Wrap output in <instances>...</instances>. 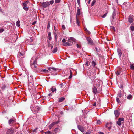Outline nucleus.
Segmentation results:
<instances>
[{"label": "nucleus", "instance_id": "f257e3e1", "mask_svg": "<svg viewBox=\"0 0 134 134\" xmlns=\"http://www.w3.org/2000/svg\"><path fill=\"white\" fill-rule=\"evenodd\" d=\"M32 58L31 59L30 63L31 68L36 71L37 70L38 68L37 67V59L36 58L34 61H33Z\"/></svg>", "mask_w": 134, "mask_h": 134}, {"label": "nucleus", "instance_id": "f03ea898", "mask_svg": "<svg viewBox=\"0 0 134 134\" xmlns=\"http://www.w3.org/2000/svg\"><path fill=\"white\" fill-rule=\"evenodd\" d=\"M48 70H49L50 72L53 75H55L56 74L55 73H52V72H55L56 71V69L54 68H48Z\"/></svg>", "mask_w": 134, "mask_h": 134}, {"label": "nucleus", "instance_id": "7ed1b4c3", "mask_svg": "<svg viewBox=\"0 0 134 134\" xmlns=\"http://www.w3.org/2000/svg\"><path fill=\"white\" fill-rule=\"evenodd\" d=\"M88 43L90 45H93L94 43L90 37H86Z\"/></svg>", "mask_w": 134, "mask_h": 134}, {"label": "nucleus", "instance_id": "20e7f679", "mask_svg": "<svg viewBox=\"0 0 134 134\" xmlns=\"http://www.w3.org/2000/svg\"><path fill=\"white\" fill-rule=\"evenodd\" d=\"M75 41V39L72 37H71L68 40V42L72 44H73V42Z\"/></svg>", "mask_w": 134, "mask_h": 134}, {"label": "nucleus", "instance_id": "39448f33", "mask_svg": "<svg viewBox=\"0 0 134 134\" xmlns=\"http://www.w3.org/2000/svg\"><path fill=\"white\" fill-rule=\"evenodd\" d=\"M13 130L12 129H10L7 130L6 134H13Z\"/></svg>", "mask_w": 134, "mask_h": 134}, {"label": "nucleus", "instance_id": "423d86ee", "mask_svg": "<svg viewBox=\"0 0 134 134\" xmlns=\"http://www.w3.org/2000/svg\"><path fill=\"white\" fill-rule=\"evenodd\" d=\"M23 9L27 11L29 10L28 8L26 7L27 6L26 4L25 3H23Z\"/></svg>", "mask_w": 134, "mask_h": 134}, {"label": "nucleus", "instance_id": "0eeeda50", "mask_svg": "<svg viewBox=\"0 0 134 134\" xmlns=\"http://www.w3.org/2000/svg\"><path fill=\"white\" fill-rule=\"evenodd\" d=\"M50 4L48 2H44L42 4V6L44 8H46Z\"/></svg>", "mask_w": 134, "mask_h": 134}, {"label": "nucleus", "instance_id": "6e6552de", "mask_svg": "<svg viewBox=\"0 0 134 134\" xmlns=\"http://www.w3.org/2000/svg\"><path fill=\"white\" fill-rule=\"evenodd\" d=\"M114 114L116 117H118L119 115L120 112L118 110H115L114 111Z\"/></svg>", "mask_w": 134, "mask_h": 134}, {"label": "nucleus", "instance_id": "1a4fd4ad", "mask_svg": "<svg viewBox=\"0 0 134 134\" xmlns=\"http://www.w3.org/2000/svg\"><path fill=\"white\" fill-rule=\"evenodd\" d=\"M77 127L78 129L81 132H83L84 131V129L82 126L80 125H78Z\"/></svg>", "mask_w": 134, "mask_h": 134}, {"label": "nucleus", "instance_id": "9d476101", "mask_svg": "<svg viewBox=\"0 0 134 134\" xmlns=\"http://www.w3.org/2000/svg\"><path fill=\"white\" fill-rule=\"evenodd\" d=\"M58 123V122H54L51 124L49 126V129H51L52 127L54 125L57 124Z\"/></svg>", "mask_w": 134, "mask_h": 134}, {"label": "nucleus", "instance_id": "9b49d317", "mask_svg": "<svg viewBox=\"0 0 134 134\" xmlns=\"http://www.w3.org/2000/svg\"><path fill=\"white\" fill-rule=\"evenodd\" d=\"M30 77H28V82H29V83H31L33 80V78H32V75H31L30 76Z\"/></svg>", "mask_w": 134, "mask_h": 134}, {"label": "nucleus", "instance_id": "f8f14e48", "mask_svg": "<svg viewBox=\"0 0 134 134\" xmlns=\"http://www.w3.org/2000/svg\"><path fill=\"white\" fill-rule=\"evenodd\" d=\"M15 122V119H11L9 120V124L10 125L11 124H13Z\"/></svg>", "mask_w": 134, "mask_h": 134}, {"label": "nucleus", "instance_id": "ddd939ff", "mask_svg": "<svg viewBox=\"0 0 134 134\" xmlns=\"http://www.w3.org/2000/svg\"><path fill=\"white\" fill-rule=\"evenodd\" d=\"M118 53L119 56L120 58L121 57L122 55V52L121 51L120 49H118Z\"/></svg>", "mask_w": 134, "mask_h": 134}, {"label": "nucleus", "instance_id": "4468645a", "mask_svg": "<svg viewBox=\"0 0 134 134\" xmlns=\"http://www.w3.org/2000/svg\"><path fill=\"white\" fill-rule=\"evenodd\" d=\"M128 21L130 23H132L133 22V19L131 16H130L129 17Z\"/></svg>", "mask_w": 134, "mask_h": 134}, {"label": "nucleus", "instance_id": "2eb2a0df", "mask_svg": "<svg viewBox=\"0 0 134 134\" xmlns=\"http://www.w3.org/2000/svg\"><path fill=\"white\" fill-rule=\"evenodd\" d=\"M64 46H70L72 45V44L69 42H66L65 43L63 44Z\"/></svg>", "mask_w": 134, "mask_h": 134}, {"label": "nucleus", "instance_id": "dca6fc26", "mask_svg": "<svg viewBox=\"0 0 134 134\" xmlns=\"http://www.w3.org/2000/svg\"><path fill=\"white\" fill-rule=\"evenodd\" d=\"M116 13H115V11L114 10L113 12L112 15V20H113V19L114 18V17H115L116 15Z\"/></svg>", "mask_w": 134, "mask_h": 134}, {"label": "nucleus", "instance_id": "f3484780", "mask_svg": "<svg viewBox=\"0 0 134 134\" xmlns=\"http://www.w3.org/2000/svg\"><path fill=\"white\" fill-rule=\"evenodd\" d=\"M97 89L96 87H94L93 88V92L94 94H96L97 93Z\"/></svg>", "mask_w": 134, "mask_h": 134}, {"label": "nucleus", "instance_id": "a211bd4d", "mask_svg": "<svg viewBox=\"0 0 134 134\" xmlns=\"http://www.w3.org/2000/svg\"><path fill=\"white\" fill-rule=\"evenodd\" d=\"M80 9L78 7H77V14L76 15L77 16H79L80 15Z\"/></svg>", "mask_w": 134, "mask_h": 134}, {"label": "nucleus", "instance_id": "6ab92c4d", "mask_svg": "<svg viewBox=\"0 0 134 134\" xmlns=\"http://www.w3.org/2000/svg\"><path fill=\"white\" fill-rule=\"evenodd\" d=\"M51 90L53 92H55L56 89L55 87H52L51 88Z\"/></svg>", "mask_w": 134, "mask_h": 134}, {"label": "nucleus", "instance_id": "aec40b11", "mask_svg": "<svg viewBox=\"0 0 134 134\" xmlns=\"http://www.w3.org/2000/svg\"><path fill=\"white\" fill-rule=\"evenodd\" d=\"M65 98L63 97L59 98V99L58 101L59 102H61L64 100H65Z\"/></svg>", "mask_w": 134, "mask_h": 134}, {"label": "nucleus", "instance_id": "412c9836", "mask_svg": "<svg viewBox=\"0 0 134 134\" xmlns=\"http://www.w3.org/2000/svg\"><path fill=\"white\" fill-rule=\"evenodd\" d=\"M121 92L120 91V92H119L118 93V96L117 97H119V98H121Z\"/></svg>", "mask_w": 134, "mask_h": 134}, {"label": "nucleus", "instance_id": "4be33fe9", "mask_svg": "<svg viewBox=\"0 0 134 134\" xmlns=\"http://www.w3.org/2000/svg\"><path fill=\"white\" fill-rule=\"evenodd\" d=\"M42 71L41 72H45V73H48V71L46 69H42L41 70Z\"/></svg>", "mask_w": 134, "mask_h": 134}, {"label": "nucleus", "instance_id": "5701e85b", "mask_svg": "<svg viewBox=\"0 0 134 134\" xmlns=\"http://www.w3.org/2000/svg\"><path fill=\"white\" fill-rule=\"evenodd\" d=\"M111 123L110 122L109 123H107L106 125L105 126L106 127H109V126H111Z\"/></svg>", "mask_w": 134, "mask_h": 134}, {"label": "nucleus", "instance_id": "b1692460", "mask_svg": "<svg viewBox=\"0 0 134 134\" xmlns=\"http://www.w3.org/2000/svg\"><path fill=\"white\" fill-rule=\"evenodd\" d=\"M20 21L19 20L17 21L16 24V26L18 27H19L20 26Z\"/></svg>", "mask_w": 134, "mask_h": 134}, {"label": "nucleus", "instance_id": "393cba45", "mask_svg": "<svg viewBox=\"0 0 134 134\" xmlns=\"http://www.w3.org/2000/svg\"><path fill=\"white\" fill-rule=\"evenodd\" d=\"M91 63L93 67H95L96 65V63L94 61H92L91 62Z\"/></svg>", "mask_w": 134, "mask_h": 134}, {"label": "nucleus", "instance_id": "a878e982", "mask_svg": "<svg viewBox=\"0 0 134 134\" xmlns=\"http://www.w3.org/2000/svg\"><path fill=\"white\" fill-rule=\"evenodd\" d=\"M132 98V96L131 94L129 95L127 97V98L128 99H130Z\"/></svg>", "mask_w": 134, "mask_h": 134}, {"label": "nucleus", "instance_id": "bb28decb", "mask_svg": "<svg viewBox=\"0 0 134 134\" xmlns=\"http://www.w3.org/2000/svg\"><path fill=\"white\" fill-rule=\"evenodd\" d=\"M117 71H122V69L120 67H118L116 69Z\"/></svg>", "mask_w": 134, "mask_h": 134}, {"label": "nucleus", "instance_id": "cd10ccee", "mask_svg": "<svg viewBox=\"0 0 134 134\" xmlns=\"http://www.w3.org/2000/svg\"><path fill=\"white\" fill-rule=\"evenodd\" d=\"M96 2V0H93V1L92 2V3H91V6H93L94 4Z\"/></svg>", "mask_w": 134, "mask_h": 134}, {"label": "nucleus", "instance_id": "c85d7f7f", "mask_svg": "<svg viewBox=\"0 0 134 134\" xmlns=\"http://www.w3.org/2000/svg\"><path fill=\"white\" fill-rule=\"evenodd\" d=\"M130 68L131 69L134 70V64H132L131 65Z\"/></svg>", "mask_w": 134, "mask_h": 134}, {"label": "nucleus", "instance_id": "c756f323", "mask_svg": "<svg viewBox=\"0 0 134 134\" xmlns=\"http://www.w3.org/2000/svg\"><path fill=\"white\" fill-rule=\"evenodd\" d=\"M6 87V86L4 84H3L1 87V88L2 89H4Z\"/></svg>", "mask_w": 134, "mask_h": 134}, {"label": "nucleus", "instance_id": "7c9ffc66", "mask_svg": "<svg viewBox=\"0 0 134 134\" xmlns=\"http://www.w3.org/2000/svg\"><path fill=\"white\" fill-rule=\"evenodd\" d=\"M118 121L121 122V121H124V119L122 118H119V119Z\"/></svg>", "mask_w": 134, "mask_h": 134}, {"label": "nucleus", "instance_id": "2f4dec72", "mask_svg": "<svg viewBox=\"0 0 134 134\" xmlns=\"http://www.w3.org/2000/svg\"><path fill=\"white\" fill-rule=\"evenodd\" d=\"M50 23L49 22L47 26V29L48 30H49V27L50 26Z\"/></svg>", "mask_w": 134, "mask_h": 134}, {"label": "nucleus", "instance_id": "473e14b6", "mask_svg": "<svg viewBox=\"0 0 134 134\" xmlns=\"http://www.w3.org/2000/svg\"><path fill=\"white\" fill-rule=\"evenodd\" d=\"M76 23H77V25H78V26H79V21L78 20V19L77 17L76 18Z\"/></svg>", "mask_w": 134, "mask_h": 134}, {"label": "nucleus", "instance_id": "72a5a7b5", "mask_svg": "<svg viewBox=\"0 0 134 134\" xmlns=\"http://www.w3.org/2000/svg\"><path fill=\"white\" fill-rule=\"evenodd\" d=\"M57 51V48H55L54 49V50L52 51V52L53 53H55Z\"/></svg>", "mask_w": 134, "mask_h": 134}, {"label": "nucleus", "instance_id": "f704fd0d", "mask_svg": "<svg viewBox=\"0 0 134 134\" xmlns=\"http://www.w3.org/2000/svg\"><path fill=\"white\" fill-rule=\"evenodd\" d=\"M119 97H117L116 99L117 102L118 103H120V100H119Z\"/></svg>", "mask_w": 134, "mask_h": 134}, {"label": "nucleus", "instance_id": "c9c22d12", "mask_svg": "<svg viewBox=\"0 0 134 134\" xmlns=\"http://www.w3.org/2000/svg\"><path fill=\"white\" fill-rule=\"evenodd\" d=\"M36 111H39L40 109V108L38 106H36Z\"/></svg>", "mask_w": 134, "mask_h": 134}, {"label": "nucleus", "instance_id": "e433bc0d", "mask_svg": "<svg viewBox=\"0 0 134 134\" xmlns=\"http://www.w3.org/2000/svg\"><path fill=\"white\" fill-rule=\"evenodd\" d=\"M130 28L131 30L132 31H134V26H131Z\"/></svg>", "mask_w": 134, "mask_h": 134}, {"label": "nucleus", "instance_id": "4c0bfd02", "mask_svg": "<svg viewBox=\"0 0 134 134\" xmlns=\"http://www.w3.org/2000/svg\"><path fill=\"white\" fill-rule=\"evenodd\" d=\"M85 30L87 32V33L88 34H90V32L87 29H86V28L85 29Z\"/></svg>", "mask_w": 134, "mask_h": 134}, {"label": "nucleus", "instance_id": "58836bf2", "mask_svg": "<svg viewBox=\"0 0 134 134\" xmlns=\"http://www.w3.org/2000/svg\"><path fill=\"white\" fill-rule=\"evenodd\" d=\"M117 124L118 125L120 126L121 125V123L119 121H118L117 122Z\"/></svg>", "mask_w": 134, "mask_h": 134}, {"label": "nucleus", "instance_id": "ea45409f", "mask_svg": "<svg viewBox=\"0 0 134 134\" xmlns=\"http://www.w3.org/2000/svg\"><path fill=\"white\" fill-rule=\"evenodd\" d=\"M107 14V13L104 14L103 15L101 16V17L103 18L105 17L106 16Z\"/></svg>", "mask_w": 134, "mask_h": 134}, {"label": "nucleus", "instance_id": "a19ab883", "mask_svg": "<svg viewBox=\"0 0 134 134\" xmlns=\"http://www.w3.org/2000/svg\"><path fill=\"white\" fill-rule=\"evenodd\" d=\"M4 31V30L3 28H1L0 29V33L3 32Z\"/></svg>", "mask_w": 134, "mask_h": 134}, {"label": "nucleus", "instance_id": "79ce46f5", "mask_svg": "<svg viewBox=\"0 0 134 134\" xmlns=\"http://www.w3.org/2000/svg\"><path fill=\"white\" fill-rule=\"evenodd\" d=\"M121 72V71H117L116 72V74L118 75H119L120 74Z\"/></svg>", "mask_w": 134, "mask_h": 134}, {"label": "nucleus", "instance_id": "37998d69", "mask_svg": "<svg viewBox=\"0 0 134 134\" xmlns=\"http://www.w3.org/2000/svg\"><path fill=\"white\" fill-rule=\"evenodd\" d=\"M61 0H55V2L56 3H59L60 2Z\"/></svg>", "mask_w": 134, "mask_h": 134}, {"label": "nucleus", "instance_id": "c03bdc74", "mask_svg": "<svg viewBox=\"0 0 134 134\" xmlns=\"http://www.w3.org/2000/svg\"><path fill=\"white\" fill-rule=\"evenodd\" d=\"M54 2V1L51 0V1H50L49 2L50 4L51 5H52L53 3Z\"/></svg>", "mask_w": 134, "mask_h": 134}, {"label": "nucleus", "instance_id": "a18cd8bd", "mask_svg": "<svg viewBox=\"0 0 134 134\" xmlns=\"http://www.w3.org/2000/svg\"><path fill=\"white\" fill-rule=\"evenodd\" d=\"M58 128H56L54 129V131L55 132H57L58 131Z\"/></svg>", "mask_w": 134, "mask_h": 134}, {"label": "nucleus", "instance_id": "49530a36", "mask_svg": "<svg viewBox=\"0 0 134 134\" xmlns=\"http://www.w3.org/2000/svg\"><path fill=\"white\" fill-rule=\"evenodd\" d=\"M89 62L88 61H87L85 64L86 65V66H88L89 65Z\"/></svg>", "mask_w": 134, "mask_h": 134}, {"label": "nucleus", "instance_id": "de8ad7c7", "mask_svg": "<svg viewBox=\"0 0 134 134\" xmlns=\"http://www.w3.org/2000/svg\"><path fill=\"white\" fill-rule=\"evenodd\" d=\"M63 83H62L60 85V86L61 88H63Z\"/></svg>", "mask_w": 134, "mask_h": 134}, {"label": "nucleus", "instance_id": "09e8293b", "mask_svg": "<svg viewBox=\"0 0 134 134\" xmlns=\"http://www.w3.org/2000/svg\"><path fill=\"white\" fill-rule=\"evenodd\" d=\"M62 42L63 43H66V40L64 38H63L62 40Z\"/></svg>", "mask_w": 134, "mask_h": 134}, {"label": "nucleus", "instance_id": "8fccbe9b", "mask_svg": "<svg viewBox=\"0 0 134 134\" xmlns=\"http://www.w3.org/2000/svg\"><path fill=\"white\" fill-rule=\"evenodd\" d=\"M62 27L63 29L65 30V26L64 25H63L62 26Z\"/></svg>", "mask_w": 134, "mask_h": 134}, {"label": "nucleus", "instance_id": "3c124183", "mask_svg": "<svg viewBox=\"0 0 134 134\" xmlns=\"http://www.w3.org/2000/svg\"><path fill=\"white\" fill-rule=\"evenodd\" d=\"M77 48H79L81 47V46L80 45H79L78 44H77Z\"/></svg>", "mask_w": 134, "mask_h": 134}, {"label": "nucleus", "instance_id": "603ef678", "mask_svg": "<svg viewBox=\"0 0 134 134\" xmlns=\"http://www.w3.org/2000/svg\"><path fill=\"white\" fill-rule=\"evenodd\" d=\"M45 134H47V133H48V134H50V131H48L47 132H45Z\"/></svg>", "mask_w": 134, "mask_h": 134}, {"label": "nucleus", "instance_id": "864d4df0", "mask_svg": "<svg viewBox=\"0 0 134 134\" xmlns=\"http://www.w3.org/2000/svg\"><path fill=\"white\" fill-rule=\"evenodd\" d=\"M100 123V121L99 120H97V123L99 124Z\"/></svg>", "mask_w": 134, "mask_h": 134}, {"label": "nucleus", "instance_id": "5fc2aeb1", "mask_svg": "<svg viewBox=\"0 0 134 134\" xmlns=\"http://www.w3.org/2000/svg\"><path fill=\"white\" fill-rule=\"evenodd\" d=\"M78 4L79 5L80 3V0H77Z\"/></svg>", "mask_w": 134, "mask_h": 134}, {"label": "nucleus", "instance_id": "6e6d98bb", "mask_svg": "<svg viewBox=\"0 0 134 134\" xmlns=\"http://www.w3.org/2000/svg\"><path fill=\"white\" fill-rule=\"evenodd\" d=\"M111 29L114 30V31H115V27H112V28Z\"/></svg>", "mask_w": 134, "mask_h": 134}, {"label": "nucleus", "instance_id": "4d7b16f0", "mask_svg": "<svg viewBox=\"0 0 134 134\" xmlns=\"http://www.w3.org/2000/svg\"><path fill=\"white\" fill-rule=\"evenodd\" d=\"M111 126H109V127H107L108 128V129H109V130H110L111 129Z\"/></svg>", "mask_w": 134, "mask_h": 134}, {"label": "nucleus", "instance_id": "13d9d810", "mask_svg": "<svg viewBox=\"0 0 134 134\" xmlns=\"http://www.w3.org/2000/svg\"><path fill=\"white\" fill-rule=\"evenodd\" d=\"M48 36H51V33L50 32L48 33Z\"/></svg>", "mask_w": 134, "mask_h": 134}, {"label": "nucleus", "instance_id": "bf43d9fd", "mask_svg": "<svg viewBox=\"0 0 134 134\" xmlns=\"http://www.w3.org/2000/svg\"><path fill=\"white\" fill-rule=\"evenodd\" d=\"M48 37H49V38H48L50 40H51L52 38L51 36H48Z\"/></svg>", "mask_w": 134, "mask_h": 134}, {"label": "nucleus", "instance_id": "052dcab7", "mask_svg": "<svg viewBox=\"0 0 134 134\" xmlns=\"http://www.w3.org/2000/svg\"><path fill=\"white\" fill-rule=\"evenodd\" d=\"M72 76L71 75L69 77V79H71L72 78Z\"/></svg>", "mask_w": 134, "mask_h": 134}, {"label": "nucleus", "instance_id": "680f3d73", "mask_svg": "<svg viewBox=\"0 0 134 134\" xmlns=\"http://www.w3.org/2000/svg\"><path fill=\"white\" fill-rule=\"evenodd\" d=\"M93 106H96V103H94L93 104Z\"/></svg>", "mask_w": 134, "mask_h": 134}, {"label": "nucleus", "instance_id": "e2e57ef3", "mask_svg": "<svg viewBox=\"0 0 134 134\" xmlns=\"http://www.w3.org/2000/svg\"><path fill=\"white\" fill-rule=\"evenodd\" d=\"M37 130V129H35L33 130V131L34 132H36V130Z\"/></svg>", "mask_w": 134, "mask_h": 134}, {"label": "nucleus", "instance_id": "0e129e2a", "mask_svg": "<svg viewBox=\"0 0 134 134\" xmlns=\"http://www.w3.org/2000/svg\"><path fill=\"white\" fill-rule=\"evenodd\" d=\"M99 134H104V133L102 132H101L99 133Z\"/></svg>", "mask_w": 134, "mask_h": 134}, {"label": "nucleus", "instance_id": "69168bd1", "mask_svg": "<svg viewBox=\"0 0 134 134\" xmlns=\"http://www.w3.org/2000/svg\"><path fill=\"white\" fill-rule=\"evenodd\" d=\"M91 0H89V1H88V4H90V1H91Z\"/></svg>", "mask_w": 134, "mask_h": 134}, {"label": "nucleus", "instance_id": "338daca9", "mask_svg": "<svg viewBox=\"0 0 134 134\" xmlns=\"http://www.w3.org/2000/svg\"><path fill=\"white\" fill-rule=\"evenodd\" d=\"M20 53V54L21 55H23V54H22L21 53V52H20L19 53Z\"/></svg>", "mask_w": 134, "mask_h": 134}, {"label": "nucleus", "instance_id": "774afa93", "mask_svg": "<svg viewBox=\"0 0 134 134\" xmlns=\"http://www.w3.org/2000/svg\"><path fill=\"white\" fill-rule=\"evenodd\" d=\"M86 134H90V133L89 132H86Z\"/></svg>", "mask_w": 134, "mask_h": 134}]
</instances>
